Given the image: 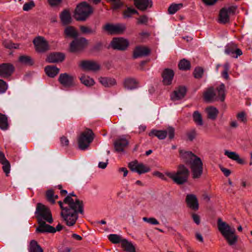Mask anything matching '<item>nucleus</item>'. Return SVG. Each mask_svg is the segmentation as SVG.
I'll list each match as a JSON object with an SVG mask.
<instances>
[{
    "label": "nucleus",
    "mask_w": 252,
    "mask_h": 252,
    "mask_svg": "<svg viewBox=\"0 0 252 252\" xmlns=\"http://www.w3.org/2000/svg\"><path fill=\"white\" fill-rule=\"evenodd\" d=\"M133 8L131 7H127L126 9L123 11L124 18H130L133 15Z\"/></svg>",
    "instance_id": "nucleus-54"
},
{
    "label": "nucleus",
    "mask_w": 252,
    "mask_h": 252,
    "mask_svg": "<svg viewBox=\"0 0 252 252\" xmlns=\"http://www.w3.org/2000/svg\"><path fill=\"white\" fill-rule=\"evenodd\" d=\"M151 53V50L145 46H137L133 51L132 58L137 59L142 57L149 56Z\"/></svg>",
    "instance_id": "nucleus-17"
},
{
    "label": "nucleus",
    "mask_w": 252,
    "mask_h": 252,
    "mask_svg": "<svg viewBox=\"0 0 252 252\" xmlns=\"http://www.w3.org/2000/svg\"><path fill=\"white\" fill-rule=\"evenodd\" d=\"M166 174L175 184L182 185L188 182L190 171L184 164H180L177 166V170L176 172H167Z\"/></svg>",
    "instance_id": "nucleus-2"
},
{
    "label": "nucleus",
    "mask_w": 252,
    "mask_h": 252,
    "mask_svg": "<svg viewBox=\"0 0 252 252\" xmlns=\"http://www.w3.org/2000/svg\"><path fill=\"white\" fill-rule=\"evenodd\" d=\"M134 5L139 10L145 11L152 7L153 2L151 0H134Z\"/></svg>",
    "instance_id": "nucleus-24"
},
{
    "label": "nucleus",
    "mask_w": 252,
    "mask_h": 252,
    "mask_svg": "<svg viewBox=\"0 0 252 252\" xmlns=\"http://www.w3.org/2000/svg\"><path fill=\"white\" fill-rule=\"evenodd\" d=\"M111 3V9L116 10L121 8L124 5V2L121 0H107Z\"/></svg>",
    "instance_id": "nucleus-44"
},
{
    "label": "nucleus",
    "mask_w": 252,
    "mask_h": 252,
    "mask_svg": "<svg viewBox=\"0 0 252 252\" xmlns=\"http://www.w3.org/2000/svg\"><path fill=\"white\" fill-rule=\"evenodd\" d=\"M63 228V226L61 225L60 223H59L56 228L54 227V230L52 231V233H54L57 231H60Z\"/></svg>",
    "instance_id": "nucleus-64"
},
{
    "label": "nucleus",
    "mask_w": 252,
    "mask_h": 252,
    "mask_svg": "<svg viewBox=\"0 0 252 252\" xmlns=\"http://www.w3.org/2000/svg\"><path fill=\"white\" fill-rule=\"evenodd\" d=\"M80 80L87 87L93 86L95 83L94 80L88 76L83 75L80 78Z\"/></svg>",
    "instance_id": "nucleus-42"
},
{
    "label": "nucleus",
    "mask_w": 252,
    "mask_h": 252,
    "mask_svg": "<svg viewBox=\"0 0 252 252\" xmlns=\"http://www.w3.org/2000/svg\"><path fill=\"white\" fill-rule=\"evenodd\" d=\"M108 239L113 244H118L120 242L122 243V241L123 239L121 238V236L117 234L109 235Z\"/></svg>",
    "instance_id": "nucleus-50"
},
{
    "label": "nucleus",
    "mask_w": 252,
    "mask_h": 252,
    "mask_svg": "<svg viewBox=\"0 0 252 252\" xmlns=\"http://www.w3.org/2000/svg\"><path fill=\"white\" fill-rule=\"evenodd\" d=\"M63 203L64 202L61 201L58 202V204L62 210L60 215L67 226H73L78 218V214L79 213L77 210L75 209L74 210L71 209L70 205L64 207Z\"/></svg>",
    "instance_id": "nucleus-4"
},
{
    "label": "nucleus",
    "mask_w": 252,
    "mask_h": 252,
    "mask_svg": "<svg viewBox=\"0 0 252 252\" xmlns=\"http://www.w3.org/2000/svg\"><path fill=\"white\" fill-rule=\"evenodd\" d=\"M102 29L109 34L113 35L123 33L126 30V27L125 25L121 24L114 25L107 23L103 27Z\"/></svg>",
    "instance_id": "nucleus-13"
},
{
    "label": "nucleus",
    "mask_w": 252,
    "mask_h": 252,
    "mask_svg": "<svg viewBox=\"0 0 252 252\" xmlns=\"http://www.w3.org/2000/svg\"><path fill=\"white\" fill-rule=\"evenodd\" d=\"M178 67L182 70H189L191 67L190 63L189 60L183 59L179 62Z\"/></svg>",
    "instance_id": "nucleus-41"
},
{
    "label": "nucleus",
    "mask_w": 252,
    "mask_h": 252,
    "mask_svg": "<svg viewBox=\"0 0 252 252\" xmlns=\"http://www.w3.org/2000/svg\"><path fill=\"white\" fill-rule=\"evenodd\" d=\"M192 218L194 222L197 225L200 223V218L199 215L196 214L192 213Z\"/></svg>",
    "instance_id": "nucleus-61"
},
{
    "label": "nucleus",
    "mask_w": 252,
    "mask_h": 252,
    "mask_svg": "<svg viewBox=\"0 0 252 252\" xmlns=\"http://www.w3.org/2000/svg\"><path fill=\"white\" fill-rule=\"evenodd\" d=\"M94 134L91 129L86 128L81 133L78 138V146L80 149L85 150L88 148L90 144L93 141Z\"/></svg>",
    "instance_id": "nucleus-7"
},
{
    "label": "nucleus",
    "mask_w": 252,
    "mask_h": 252,
    "mask_svg": "<svg viewBox=\"0 0 252 252\" xmlns=\"http://www.w3.org/2000/svg\"><path fill=\"white\" fill-rule=\"evenodd\" d=\"M103 43L101 41L96 42L90 48L91 53H97L100 52L103 49Z\"/></svg>",
    "instance_id": "nucleus-40"
},
{
    "label": "nucleus",
    "mask_w": 252,
    "mask_h": 252,
    "mask_svg": "<svg viewBox=\"0 0 252 252\" xmlns=\"http://www.w3.org/2000/svg\"><path fill=\"white\" fill-rule=\"evenodd\" d=\"M99 81L105 87H110L116 84V81L114 78L100 77Z\"/></svg>",
    "instance_id": "nucleus-33"
},
{
    "label": "nucleus",
    "mask_w": 252,
    "mask_h": 252,
    "mask_svg": "<svg viewBox=\"0 0 252 252\" xmlns=\"http://www.w3.org/2000/svg\"><path fill=\"white\" fill-rule=\"evenodd\" d=\"M15 70V68L11 63H3L0 64V76L8 78L12 75Z\"/></svg>",
    "instance_id": "nucleus-18"
},
{
    "label": "nucleus",
    "mask_w": 252,
    "mask_h": 252,
    "mask_svg": "<svg viewBox=\"0 0 252 252\" xmlns=\"http://www.w3.org/2000/svg\"><path fill=\"white\" fill-rule=\"evenodd\" d=\"M220 170L223 173V174H224V175L226 177H228L230 175L231 172L230 170L226 169L225 168H224L220 165Z\"/></svg>",
    "instance_id": "nucleus-62"
},
{
    "label": "nucleus",
    "mask_w": 252,
    "mask_h": 252,
    "mask_svg": "<svg viewBox=\"0 0 252 252\" xmlns=\"http://www.w3.org/2000/svg\"><path fill=\"white\" fill-rule=\"evenodd\" d=\"M174 76V72L173 70L168 68L164 69L161 73L163 84L166 86L171 85Z\"/></svg>",
    "instance_id": "nucleus-22"
},
{
    "label": "nucleus",
    "mask_w": 252,
    "mask_h": 252,
    "mask_svg": "<svg viewBox=\"0 0 252 252\" xmlns=\"http://www.w3.org/2000/svg\"><path fill=\"white\" fill-rule=\"evenodd\" d=\"M89 45V40L84 37L75 38L69 44L68 51L72 53L83 52Z\"/></svg>",
    "instance_id": "nucleus-6"
},
{
    "label": "nucleus",
    "mask_w": 252,
    "mask_h": 252,
    "mask_svg": "<svg viewBox=\"0 0 252 252\" xmlns=\"http://www.w3.org/2000/svg\"><path fill=\"white\" fill-rule=\"evenodd\" d=\"M238 8L236 5H232L229 7H224L221 8L219 14V22L225 24L230 22V15H234Z\"/></svg>",
    "instance_id": "nucleus-8"
},
{
    "label": "nucleus",
    "mask_w": 252,
    "mask_h": 252,
    "mask_svg": "<svg viewBox=\"0 0 252 252\" xmlns=\"http://www.w3.org/2000/svg\"><path fill=\"white\" fill-rule=\"evenodd\" d=\"M224 154L225 155H226L229 158L234 160H237V157L239 156L235 152H229L228 151H225Z\"/></svg>",
    "instance_id": "nucleus-56"
},
{
    "label": "nucleus",
    "mask_w": 252,
    "mask_h": 252,
    "mask_svg": "<svg viewBox=\"0 0 252 252\" xmlns=\"http://www.w3.org/2000/svg\"><path fill=\"white\" fill-rule=\"evenodd\" d=\"M64 34L65 37L76 38L79 34L76 28L73 26H67L64 30Z\"/></svg>",
    "instance_id": "nucleus-31"
},
{
    "label": "nucleus",
    "mask_w": 252,
    "mask_h": 252,
    "mask_svg": "<svg viewBox=\"0 0 252 252\" xmlns=\"http://www.w3.org/2000/svg\"><path fill=\"white\" fill-rule=\"evenodd\" d=\"M38 226L36 229L37 233H52L53 231L54 227L46 223L45 221H40L37 222Z\"/></svg>",
    "instance_id": "nucleus-26"
},
{
    "label": "nucleus",
    "mask_w": 252,
    "mask_h": 252,
    "mask_svg": "<svg viewBox=\"0 0 252 252\" xmlns=\"http://www.w3.org/2000/svg\"><path fill=\"white\" fill-rule=\"evenodd\" d=\"M94 13V8L86 1L78 4L74 11L73 17L77 21H86Z\"/></svg>",
    "instance_id": "nucleus-3"
},
{
    "label": "nucleus",
    "mask_w": 252,
    "mask_h": 252,
    "mask_svg": "<svg viewBox=\"0 0 252 252\" xmlns=\"http://www.w3.org/2000/svg\"><path fill=\"white\" fill-rule=\"evenodd\" d=\"M35 51L39 53H44L50 50V45L47 40L41 36L35 37L33 40Z\"/></svg>",
    "instance_id": "nucleus-10"
},
{
    "label": "nucleus",
    "mask_w": 252,
    "mask_h": 252,
    "mask_svg": "<svg viewBox=\"0 0 252 252\" xmlns=\"http://www.w3.org/2000/svg\"><path fill=\"white\" fill-rule=\"evenodd\" d=\"M192 117L194 122L199 126H202L203 124L201 114L198 111L193 112Z\"/></svg>",
    "instance_id": "nucleus-47"
},
{
    "label": "nucleus",
    "mask_w": 252,
    "mask_h": 252,
    "mask_svg": "<svg viewBox=\"0 0 252 252\" xmlns=\"http://www.w3.org/2000/svg\"><path fill=\"white\" fill-rule=\"evenodd\" d=\"M154 175L158 176L159 178L164 180H166V178L165 177L164 175L162 173L158 171H156L153 174Z\"/></svg>",
    "instance_id": "nucleus-63"
},
{
    "label": "nucleus",
    "mask_w": 252,
    "mask_h": 252,
    "mask_svg": "<svg viewBox=\"0 0 252 252\" xmlns=\"http://www.w3.org/2000/svg\"><path fill=\"white\" fill-rule=\"evenodd\" d=\"M0 163L3 165L2 169L3 172L5 173L6 176H8L10 170V164L5 158L2 152H0Z\"/></svg>",
    "instance_id": "nucleus-28"
},
{
    "label": "nucleus",
    "mask_w": 252,
    "mask_h": 252,
    "mask_svg": "<svg viewBox=\"0 0 252 252\" xmlns=\"http://www.w3.org/2000/svg\"><path fill=\"white\" fill-rule=\"evenodd\" d=\"M60 18L63 26H66L72 23V19L69 9H64L60 14Z\"/></svg>",
    "instance_id": "nucleus-25"
},
{
    "label": "nucleus",
    "mask_w": 252,
    "mask_h": 252,
    "mask_svg": "<svg viewBox=\"0 0 252 252\" xmlns=\"http://www.w3.org/2000/svg\"><path fill=\"white\" fill-rule=\"evenodd\" d=\"M65 58V54L62 52H52L50 53L46 59V62L49 63L63 62Z\"/></svg>",
    "instance_id": "nucleus-21"
},
{
    "label": "nucleus",
    "mask_w": 252,
    "mask_h": 252,
    "mask_svg": "<svg viewBox=\"0 0 252 252\" xmlns=\"http://www.w3.org/2000/svg\"><path fill=\"white\" fill-rule=\"evenodd\" d=\"M46 74L50 78H54L59 73L60 69L54 65H47L44 68Z\"/></svg>",
    "instance_id": "nucleus-32"
},
{
    "label": "nucleus",
    "mask_w": 252,
    "mask_h": 252,
    "mask_svg": "<svg viewBox=\"0 0 252 252\" xmlns=\"http://www.w3.org/2000/svg\"><path fill=\"white\" fill-rule=\"evenodd\" d=\"M224 70L222 72V77L226 80L229 79V75L228 74L229 68V64L228 63H226L224 65Z\"/></svg>",
    "instance_id": "nucleus-52"
},
{
    "label": "nucleus",
    "mask_w": 252,
    "mask_h": 252,
    "mask_svg": "<svg viewBox=\"0 0 252 252\" xmlns=\"http://www.w3.org/2000/svg\"><path fill=\"white\" fill-rule=\"evenodd\" d=\"M80 32L83 34H95L97 32L96 28H92L90 27L86 26H80L79 27Z\"/></svg>",
    "instance_id": "nucleus-37"
},
{
    "label": "nucleus",
    "mask_w": 252,
    "mask_h": 252,
    "mask_svg": "<svg viewBox=\"0 0 252 252\" xmlns=\"http://www.w3.org/2000/svg\"><path fill=\"white\" fill-rule=\"evenodd\" d=\"M35 6V4L33 1H30L24 4L23 6V10L24 11H29L32 9Z\"/></svg>",
    "instance_id": "nucleus-55"
},
{
    "label": "nucleus",
    "mask_w": 252,
    "mask_h": 252,
    "mask_svg": "<svg viewBox=\"0 0 252 252\" xmlns=\"http://www.w3.org/2000/svg\"><path fill=\"white\" fill-rule=\"evenodd\" d=\"M237 118L240 120L242 122H243L244 123H246L247 122L246 113L244 111L238 113L237 115Z\"/></svg>",
    "instance_id": "nucleus-57"
},
{
    "label": "nucleus",
    "mask_w": 252,
    "mask_h": 252,
    "mask_svg": "<svg viewBox=\"0 0 252 252\" xmlns=\"http://www.w3.org/2000/svg\"><path fill=\"white\" fill-rule=\"evenodd\" d=\"M167 133H168L169 139L171 140L174 137L175 129L171 126H169L167 128V130H158L156 129H153L149 133V135L151 136L154 135L157 136L159 139L162 140L165 138L167 136Z\"/></svg>",
    "instance_id": "nucleus-14"
},
{
    "label": "nucleus",
    "mask_w": 252,
    "mask_h": 252,
    "mask_svg": "<svg viewBox=\"0 0 252 252\" xmlns=\"http://www.w3.org/2000/svg\"><path fill=\"white\" fill-rule=\"evenodd\" d=\"M80 66L85 71L95 72L100 69V65L93 60H83L80 63Z\"/></svg>",
    "instance_id": "nucleus-16"
},
{
    "label": "nucleus",
    "mask_w": 252,
    "mask_h": 252,
    "mask_svg": "<svg viewBox=\"0 0 252 252\" xmlns=\"http://www.w3.org/2000/svg\"><path fill=\"white\" fill-rule=\"evenodd\" d=\"M190 168L193 179L199 178L203 173V162L200 158H196L192 161Z\"/></svg>",
    "instance_id": "nucleus-12"
},
{
    "label": "nucleus",
    "mask_w": 252,
    "mask_h": 252,
    "mask_svg": "<svg viewBox=\"0 0 252 252\" xmlns=\"http://www.w3.org/2000/svg\"><path fill=\"white\" fill-rule=\"evenodd\" d=\"M183 6V3H173L168 8V12L170 14H173Z\"/></svg>",
    "instance_id": "nucleus-46"
},
{
    "label": "nucleus",
    "mask_w": 252,
    "mask_h": 252,
    "mask_svg": "<svg viewBox=\"0 0 252 252\" xmlns=\"http://www.w3.org/2000/svg\"><path fill=\"white\" fill-rule=\"evenodd\" d=\"M217 225L219 231L226 240L230 246L235 245L238 241V236L235 234V229L225 221H223L221 218L217 220Z\"/></svg>",
    "instance_id": "nucleus-1"
},
{
    "label": "nucleus",
    "mask_w": 252,
    "mask_h": 252,
    "mask_svg": "<svg viewBox=\"0 0 252 252\" xmlns=\"http://www.w3.org/2000/svg\"><path fill=\"white\" fill-rule=\"evenodd\" d=\"M129 45V41L123 37H114L110 42L109 46L114 50L123 51L127 49Z\"/></svg>",
    "instance_id": "nucleus-11"
},
{
    "label": "nucleus",
    "mask_w": 252,
    "mask_h": 252,
    "mask_svg": "<svg viewBox=\"0 0 252 252\" xmlns=\"http://www.w3.org/2000/svg\"><path fill=\"white\" fill-rule=\"evenodd\" d=\"M19 62L26 65L32 66L34 64V61L31 57L26 55L20 56Z\"/></svg>",
    "instance_id": "nucleus-39"
},
{
    "label": "nucleus",
    "mask_w": 252,
    "mask_h": 252,
    "mask_svg": "<svg viewBox=\"0 0 252 252\" xmlns=\"http://www.w3.org/2000/svg\"><path fill=\"white\" fill-rule=\"evenodd\" d=\"M128 144V142L126 139H117L114 143L115 150L118 152H122L127 146Z\"/></svg>",
    "instance_id": "nucleus-29"
},
{
    "label": "nucleus",
    "mask_w": 252,
    "mask_h": 252,
    "mask_svg": "<svg viewBox=\"0 0 252 252\" xmlns=\"http://www.w3.org/2000/svg\"><path fill=\"white\" fill-rule=\"evenodd\" d=\"M187 93V88L185 86H179L174 91V96L171 97L172 100H179L183 98Z\"/></svg>",
    "instance_id": "nucleus-30"
},
{
    "label": "nucleus",
    "mask_w": 252,
    "mask_h": 252,
    "mask_svg": "<svg viewBox=\"0 0 252 252\" xmlns=\"http://www.w3.org/2000/svg\"><path fill=\"white\" fill-rule=\"evenodd\" d=\"M218 91V96L220 97V100L223 102L225 97V85L224 84L221 83L219 87L217 88Z\"/></svg>",
    "instance_id": "nucleus-45"
},
{
    "label": "nucleus",
    "mask_w": 252,
    "mask_h": 252,
    "mask_svg": "<svg viewBox=\"0 0 252 252\" xmlns=\"http://www.w3.org/2000/svg\"><path fill=\"white\" fill-rule=\"evenodd\" d=\"M74 77L66 73L60 75L58 81L64 87L70 88L75 86Z\"/></svg>",
    "instance_id": "nucleus-19"
},
{
    "label": "nucleus",
    "mask_w": 252,
    "mask_h": 252,
    "mask_svg": "<svg viewBox=\"0 0 252 252\" xmlns=\"http://www.w3.org/2000/svg\"><path fill=\"white\" fill-rule=\"evenodd\" d=\"M30 252H43V250L38 244L37 242L32 240L30 243L29 249Z\"/></svg>",
    "instance_id": "nucleus-38"
},
{
    "label": "nucleus",
    "mask_w": 252,
    "mask_h": 252,
    "mask_svg": "<svg viewBox=\"0 0 252 252\" xmlns=\"http://www.w3.org/2000/svg\"><path fill=\"white\" fill-rule=\"evenodd\" d=\"M179 153L180 158L184 160V162L186 164H189L191 165L194 159H196V158H200L191 152L180 150Z\"/></svg>",
    "instance_id": "nucleus-23"
},
{
    "label": "nucleus",
    "mask_w": 252,
    "mask_h": 252,
    "mask_svg": "<svg viewBox=\"0 0 252 252\" xmlns=\"http://www.w3.org/2000/svg\"><path fill=\"white\" fill-rule=\"evenodd\" d=\"M185 202L187 206L191 210L197 211L199 209V202L196 195L188 194L186 197Z\"/></svg>",
    "instance_id": "nucleus-20"
},
{
    "label": "nucleus",
    "mask_w": 252,
    "mask_h": 252,
    "mask_svg": "<svg viewBox=\"0 0 252 252\" xmlns=\"http://www.w3.org/2000/svg\"><path fill=\"white\" fill-rule=\"evenodd\" d=\"M237 47V44L234 43H229L225 47V53L228 55L234 54L235 49H236Z\"/></svg>",
    "instance_id": "nucleus-48"
},
{
    "label": "nucleus",
    "mask_w": 252,
    "mask_h": 252,
    "mask_svg": "<svg viewBox=\"0 0 252 252\" xmlns=\"http://www.w3.org/2000/svg\"><path fill=\"white\" fill-rule=\"evenodd\" d=\"M138 81L135 78L130 77L126 78L123 82L124 87L127 90L136 89L138 87Z\"/></svg>",
    "instance_id": "nucleus-27"
},
{
    "label": "nucleus",
    "mask_w": 252,
    "mask_h": 252,
    "mask_svg": "<svg viewBox=\"0 0 252 252\" xmlns=\"http://www.w3.org/2000/svg\"><path fill=\"white\" fill-rule=\"evenodd\" d=\"M206 112L207 113V118L212 120H216L219 114L218 110L213 106L207 107Z\"/></svg>",
    "instance_id": "nucleus-35"
},
{
    "label": "nucleus",
    "mask_w": 252,
    "mask_h": 252,
    "mask_svg": "<svg viewBox=\"0 0 252 252\" xmlns=\"http://www.w3.org/2000/svg\"><path fill=\"white\" fill-rule=\"evenodd\" d=\"M7 89V85L4 81L0 79V93H3L6 91Z\"/></svg>",
    "instance_id": "nucleus-58"
},
{
    "label": "nucleus",
    "mask_w": 252,
    "mask_h": 252,
    "mask_svg": "<svg viewBox=\"0 0 252 252\" xmlns=\"http://www.w3.org/2000/svg\"><path fill=\"white\" fill-rule=\"evenodd\" d=\"M188 139L190 141H193L197 135L196 131L195 129H191V130L188 131L186 133Z\"/></svg>",
    "instance_id": "nucleus-53"
},
{
    "label": "nucleus",
    "mask_w": 252,
    "mask_h": 252,
    "mask_svg": "<svg viewBox=\"0 0 252 252\" xmlns=\"http://www.w3.org/2000/svg\"><path fill=\"white\" fill-rule=\"evenodd\" d=\"M72 196H76L74 192L69 193L64 199V203L67 205H70L72 210L76 209L77 212L81 214H84V204L82 200L79 199H76L75 200L72 198Z\"/></svg>",
    "instance_id": "nucleus-9"
},
{
    "label": "nucleus",
    "mask_w": 252,
    "mask_h": 252,
    "mask_svg": "<svg viewBox=\"0 0 252 252\" xmlns=\"http://www.w3.org/2000/svg\"><path fill=\"white\" fill-rule=\"evenodd\" d=\"M8 128V119L6 116L0 113V128L6 130Z\"/></svg>",
    "instance_id": "nucleus-43"
},
{
    "label": "nucleus",
    "mask_w": 252,
    "mask_h": 252,
    "mask_svg": "<svg viewBox=\"0 0 252 252\" xmlns=\"http://www.w3.org/2000/svg\"><path fill=\"white\" fill-rule=\"evenodd\" d=\"M54 191L52 189L47 190L46 193V197L48 201L52 204L55 203V199H54Z\"/></svg>",
    "instance_id": "nucleus-51"
},
{
    "label": "nucleus",
    "mask_w": 252,
    "mask_h": 252,
    "mask_svg": "<svg viewBox=\"0 0 252 252\" xmlns=\"http://www.w3.org/2000/svg\"><path fill=\"white\" fill-rule=\"evenodd\" d=\"M216 96L214 91V88L213 87L208 88L204 93L203 97L205 101L211 102L213 98Z\"/></svg>",
    "instance_id": "nucleus-34"
},
{
    "label": "nucleus",
    "mask_w": 252,
    "mask_h": 252,
    "mask_svg": "<svg viewBox=\"0 0 252 252\" xmlns=\"http://www.w3.org/2000/svg\"><path fill=\"white\" fill-rule=\"evenodd\" d=\"M128 167L132 172H136L139 174L148 172L150 168L143 163H138L137 160H134L128 163Z\"/></svg>",
    "instance_id": "nucleus-15"
},
{
    "label": "nucleus",
    "mask_w": 252,
    "mask_h": 252,
    "mask_svg": "<svg viewBox=\"0 0 252 252\" xmlns=\"http://www.w3.org/2000/svg\"><path fill=\"white\" fill-rule=\"evenodd\" d=\"M122 247L126 252H135V248L133 245L126 239L122 241Z\"/></svg>",
    "instance_id": "nucleus-36"
},
{
    "label": "nucleus",
    "mask_w": 252,
    "mask_h": 252,
    "mask_svg": "<svg viewBox=\"0 0 252 252\" xmlns=\"http://www.w3.org/2000/svg\"><path fill=\"white\" fill-rule=\"evenodd\" d=\"M49 5L52 7L59 6L63 0H47Z\"/></svg>",
    "instance_id": "nucleus-60"
},
{
    "label": "nucleus",
    "mask_w": 252,
    "mask_h": 252,
    "mask_svg": "<svg viewBox=\"0 0 252 252\" xmlns=\"http://www.w3.org/2000/svg\"><path fill=\"white\" fill-rule=\"evenodd\" d=\"M148 17L145 15H143L142 16H141L138 19H137V24H147L148 22Z\"/></svg>",
    "instance_id": "nucleus-59"
},
{
    "label": "nucleus",
    "mask_w": 252,
    "mask_h": 252,
    "mask_svg": "<svg viewBox=\"0 0 252 252\" xmlns=\"http://www.w3.org/2000/svg\"><path fill=\"white\" fill-rule=\"evenodd\" d=\"M37 222L41 221H46L49 223L53 222V219L50 209L41 203H38L36 205V211L35 212Z\"/></svg>",
    "instance_id": "nucleus-5"
},
{
    "label": "nucleus",
    "mask_w": 252,
    "mask_h": 252,
    "mask_svg": "<svg viewBox=\"0 0 252 252\" xmlns=\"http://www.w3.org/2000/svg\"><path fill=\"white\" fill-rule=\"evenodd\" d=\"M203 73V68L201 67L197 66L195 68L193 72V75L195 78L200 79L202 77Z\"/></svg>",
    "instance_id": "nucleus-49"
}]
</instances>
